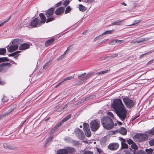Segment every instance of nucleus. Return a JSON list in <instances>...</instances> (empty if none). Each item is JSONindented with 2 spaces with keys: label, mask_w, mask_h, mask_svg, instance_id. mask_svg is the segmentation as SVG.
<instances>
[{
  "label": "nucleus",
  "mask_w": 154,
  "mask_h": 154,
  "mask_svg": "<svg viewBox=\"0 0 154 154\" xmlns=\"http://www.w3.org/2000/svg\"><path fill=\"white\" fill-rule=\"evenodd\" d=\"M148 136L145 134H137L134 137V141L140 142L145 140L148 138Z\"/></svg>",
  "instance_id": "5"
},
{
  "label": "nucleus",
  "mask_w": 154,
  "mask_h": 154,
  "mask_svg": "<svg viewBox=\"0 0 154 154\" xmlns=\"http://www.w3.org/2000/svg\"><path fill=\"white\" fill-rule=\"evenodd\" d=\"M112 107L119 119L122 121L125 120L127 112L122 100L119 99L114 100Z\"/></svg>",
  "instance_id": "1"
},
{
  "label": "nucleus",
  "mask_w": 154,
  "mask_h": 154,
  "mask_svg": "<svg viewBox=\"0 0 154 154\" xmlns=\"http://www.w3.org/2000/svg\"><path fill=\"white\" fill-rule=\"evenodd\" d=\"M6 49L5 48H0V55H4L6 53Z\"/></svg>",
  "instance_id": "35"
},
{
  "label": "nucleus",
  "mask_w": 154,
  "mask_h": 154,
  "mask_svg": "<svg viewBox=\"0 0 154 154\" xmlns=\"http://www.w3.org/2000/svg\"><path fill=\"white\" fill-rule=\"evenodd\" d=\"M54 38H52L46 42L45 43V46L46 47L48 46L54 41Z\"/></svg>",
  "instance_id": "24"
},
{
  "label": "nucleus",
  "mask_w": 154,
  "mask_h": 154,
  "mask_svg": "<svg viewBox=\"0 0 154 154\" xmlns=\"http://www.w3.org/2000/svg\"><path fill=\"white\" fill-rule=\"evenodd\" d=\"M61 4H62L61 2H60L55 5V7H57L59 6H60V5H61Z\"/></svg>",
  "instance_id": "53"
},
{
  "label": "nucleus",
  "mask_w": 154,
  "mask_h": 154,
  "mask_svg": "<svg viewBox=\"0 0 154 154\" xmlns=\"http://www.w3.org/2000/svg\"><path fill=\"white\" fill-rule=\"evenodd\" d=\"M54 8H51L48 9L45 14L46 16L48 17L50 16H52L54 13Z\"/></svg>",
  "instance_id": "17"
},
{
  "label": "nucleus",
  "mask_w": 154,
  "mask_h": 154,
  "mask_svg": "<svg viewBox=\"0 0 154 154\" xmlns=\"http://www.w3.org/2000/svg\"><path fill=\"white\" fill-rule=\"evenodd\" d=\"M39 20L37 18H35L29 24V25L33 27H36L39 25L38 22Z\"/></svg>",
  "instance_id": "13"
},
{
  "label": "nucleus",
  "mask_w": 154,
  "mask_h": 154,
  "mask_svg": "<svg viewBox=\"0 0 154 154\" xmlns=\"http://www.w3.org/2000/svg\"><path fill=\"white\" fill-rule=\"evenodd\" d=\"M150 39V38H142L139 39V41H135L134 43H143L144 42H146L148 41Z\"/></svg>",
  "instance_id": "21"
},
{
  "label": "nucleus",
  "mask_w": 154,
  "mask_h": 154,
  "mask_svg": "<svg viewBox=\"0 0 154 154\" xmlns=\"http://www.w3.org/2000/svg\"><path fill=\"white\" fill-rule=\"evenodd\" d=\"M127 142L129 144L131 145L134 143L132 140L130 139L127 140Z\"/></svg>",
  "instance_id": "50"
},
{
  "label": "nucleus",
  "mask_w": 154,
  "mask_h": 154,
  "mask_svg": "<svg viewBox=\"0 0 154 154\" xmlns=\"http://www.w3.org/2000/svg\"><path fill=\"white\" fill-rule=\"evenodd\" d=\"M123 100L125 106L128 108H130L133 107L135 104L134 100L126 97L123 98Z\"/></svg>",
  "instance_id": "7"
},
{
  "label": "nucleus",
  "mask_w": 154,
  "mask_h": 154,
  "mask_svg": "<svg viewBox=\"0 0 154 154\" xmlns=\"http://www.w3.org/2000/svg\"><path fill=\"white\" fill-rule=\"evenodd\" d=\"M20 51H17L15 52H14L8 55V56H12L14 57L15 59H17V57L19 56V55L18 54L20 52Z\"/></svg>",
  "instance_id": "18"
},
{
  "label": "nucleus",
  "mask_w": 154,
  "mask_h": 154,
  "mask_svg": "<svg viewBox=\"0 0 154 154\" xmlns=\"http://www.w3.org/2000/svg\"><path fill=\"white\" fill-rule=\"evenodd\" d=\"M50 64V62H49L45 63V65L44 66L43 69H46L47 68L48 66Z\"/></svg>",
  "instance_id": "48"
},
{
  "label": "nucleus",
  "mask_w": 154,
  "mask_h": 154,
  "mask_svg": "<svg viewBox=\"0 0 154 154\" xmlns=\"http://www.w3.org/2000/svg\"><path fill=\"white\" fill-rule=\"evenodd\" d=\"M96 149H97V151L98 152H99V153H100L101 152H102V150L100 149V148H99L98 147H97L96 148Z\"/></svg>",
  "instance_id": "52"
},
{
  "label": "nucleus",
  "mask_w": 154,
  "mask_h": 154,
  "mask_svg": "<svg viewBox=\"0 0 154 154\" xmlns=\"http://www.w3.org/2000/svg\"><path fill=\"white\" fill-rule=\"evenodd\" d=\"M54 17L52 16L51 17H49L47 18V20L46 21V23H47L49 22H51L54 20Z\"/></svg>",
  "instance_id": "41"
},
{
  "label": "nucleus",
  "mask_w": 154,
  "mask_h": 154,
  "mask_svg": "<svg viewBox=\"0 0 154 154\" xmlns=\"http://www.w3.org/2000/svg\"><path fill=\"white\" fill-rule=\"evenodd\" d=\"M123 20H118L116 21L113 22L111 24L112 26L114 25H120L123 23Z\"/></svg>",
  "instance_id": "22"
},
{
  "label": "nucleus",
  "mask_w": 154,
  "mask_h": 154,
  "mask_svg": "<svg viewBox=\"0 0 154 154\" xmlns=\"http://www.w3.org/2000/svg\"><path fill=\"white\" fill-rule=\"evenodd\" d=\"M64 9V7H60L55 11V13L57 15H60L63 13Z\"/></svg>",
  "instance_id": "15"
},
{
  "label": "nucleus",
  "mask_w": 154,
  "mask_h": 154,
  "mask_svg": "<svg viewBox=\"0 0 154 154\" xmlns=\"http://www.w3.org/2000/svg\"><path fill=\"white\" fill-rule=\"evenodd\" d=\"M108 72V70H105L98 72L97 73V75H100L104 73H107Z\"/></svg>",
  "instance_id": "39"
},
{
  "label": "nucleus",
  "mask_w": 154,
  "mask_h": 154,
  "mask_svg": "<svg viewBox=\"0 0 154 154\" xmlns=\"http://www.w3.org/2000/svg\"><path fill=\"white\" fill-rule=\"evenodd\" d=\"M4 147L6 149H13V147L7 143H4L3 144Z\"/></svg>",
  "instance_id": "28"
},
{
  "label": "nucleus",
  "mask_w": 154,
  "mask_h": 154,
  "mask_svg": "<svg viewBox=\"0 0 154 154\" xmlns=\"http://www.w3.org/2000/svg\"><path fill=\"white\" fill-rule=\"evenodd\" d=\"M70 142L74 146H77L79 144V142L74 140H72L70 141Z\"/></svg>",
  "instance_id": "26"
},
{
  "label": "nucleus",
  "mask_w": 154,
  "mask_h": 154,
  "mask_svg": "<svg viewBox=\"0 0 154 154\" xmlns=\"http://www.w3.org/2000/svg\"><path fill=\"white\" fill-rule=\"evenodd\" d=\"M83 154H93V152L90 151H85Z\"/></svg>",
  "instance_id": "46"
},
{
  "label": "nucleus",
  "mask_w": 154,
  "mask_h": 154,
  "mask_svg": "<svg viewBox=\"0 0 154 154\" xmlns=\"http://www.w3.org/2000/svg\"><path fill=\"white\" fill-rule=\"evenodd\" d=\"M71 8L70 6H68V13H69L71 10Z\"/></svg>",
  "instance_id": "64"
},
{
  "label": "nucleus",
  "mask_w": 154,
  "mask_h": 154,
  "mask_svg": "<svg viewBox=\"0 0 154 154\" xmlns=\"http://www.w3.org/2000/svg\"><path fill=\"white\" fill-rule=\"evenodd\" d=\"M107 139V137H104L102 138L100 140V143L101 145H104L106 143Z\"/></svg>",
  "instance_id": "27"
},
{
  "label": "nucleus",
  "mask_w": 154,
  "mask_h": 154,
  "mask_svg": "<svg viewBox=\"0 0 154 154\" xmlns=\"http://www.w3.org/2000/svg\"><path fill=\"white\" fill-rule=\"evenodd\" d=\"M114 40L112 41L111 42L112 45H116V42H114Z\"/></svg>",
  "instance_id": "60"
},
{
  "label": "nucleus",
  "mask_w": 154,
  "mask_h": 154,
  "mask_svg": "<svg viewBox=\"0 0 154 154\" xmlns=\"http://www.w3.org/2000/svg\"><path fill=\"white\" fill-rule=\"evenodd\" d=\"M93 74V73H90L86 74V73H84L82 74H78V77L79 79V81L76 84L77 85H80L88 79Z\"/></svg>",
  "instance_id": "3"
},
{
  "label": "nucleus",
  "mask_w": 154,
  "mask_h": 154,
  "mask_svg": "<svg viewBox=\"0 0 154 154\" xmlns=\"http://www.w3.org/2000/svg\"><path fill=\"white\" fill-rule=\"evenodd\" d=\"M119 132L122 135H125L126 134L127 131L125 128L121 127L119 129Z\"/></svg>",
  "instance_id": "20"
},
{
  "label": "nucleus",
  "mask_w": 154,
  "mask_h": 154,
  "mask_svg": "<svg viewBox=\"0 0 154 154\" xmlns=\"http://www.w3.org/2000/svg\"><path fill=\"white\" fill-rule=\"evenodd\" d=\"M8 59L6 57L0 58V63L8 61Z\"/></svg>",
  "instance_id": "37"
},
{
  "label": "nucleus",
  "mask_w": 154,
  "mask_h": 154,
  "mask_svg": "<svg viewBox=\"0 0 154 154\" xmlns=\"http://www.w3.org/2000/svg\"><path fill=\"white\" fill-rule=\"evenodd\" d=\"M75 133L78 138L81 140H83L85 138V135L83 131L78 128L75 130Z\"/></svg>",
  "instance_id": "10"
},
{
  "label": "nucleus",
  "mask_w": 154,
  "mask_h": 154,
  "mask_svg": "<svg viewBox=\"0 0 154 154\" xmlns=\"http://www.w3.org/2000/svg\"><path fill=\"white\" fill-rule=\"evenodd\" d=\"M154 60L153 59L152 60L149 61L147 64H150L152 63Z\"/></svg>",
  "instance_id": "59"
},
{
  "label": "nucleus",
  "mask_w": 154,
  "mask_h": 154,
  "mask_svg": "<svg viewBox=\"0 0 154 154\" xmlns=\"http://www.w3.org/2000/svg\"><path fill=\"white\" fill-rule=\"evenodd\" d=\"M11 16H10L9 17V18L8 19V20H7L5 21H4V22H3L2 23H1V24H0V27L2 26H3L5 23H6V22H7L8 21L11 19Z\"/></svg>",
  "instance_id": "44"
},
{
  "label": "nucleus",
  "mask_w": 154,
  "mask_h": 154,
  "mask_svg": "<svg viewBox=\"0 0 154 154\" xmlns=\"http://www.w3.org/2000/svg\"><path fill=\"white\" fill-rule=\"evenodd\" d=\"M13 110V109H11V111H9V112H5V113L3 114L2 115V116L3 117L7 115H8V114H9L10 112H11Z\"/></svg>",
  "instance_id": "45"
},
{
  "label": "nucleus",
  "mask_w": 154,
  "mask_h": 154,
  "mask_svg": "<svg viewBox=\"0 0 154 154\" xmlns=\"http://www.w3.org/2000/svg\"><path fill=\"white\" fill-rule=\"evenodd\" d=\"M90 127L92 131L95 132L99 128L100 125V121L97 119L93 120L91 122Z\"/></svg>",
  "instance_id": "4"
},
{
  "label": "nucleus",
  "mask_w": 154,
  "mask_h": 154,
  "mask_svg": "<svg viewBox=\"0 0 154 154\" xmlns=\"http://www.w3.org/2000/svg\"><path fill=\"white\" fill-rule=\"evenodd\" d=\"M147 133L150 134L154 135V127L152 128L151 130L148 131Z\"/></svg>",
  "instance_id": "43"
},
{
  "label": "nucleus",
  "mask_w": 154,
  "mask_h": 154,
  "mask_svg": "<svg viewBox=\"0 0 154 154\" xmlns=\"http://www.w3.org/2000/svg\"><path fill=\"white\" fill-rule=\"evenodd\" d=\"M119 144L117 143H113L110 144L108 146V148L111 150L116 149L119 146Z\"/></svg>",
  "instance_id": "12"
},
{
  "label": "nucleus",
  "mask_w": 154,
  "mask_h": 154,
  "mask_svg": "<svg viewBox=\"0 0 154 154\" xmlns=\"http://www.w3.org/2000/svg\"><path fill=\"white\" fill-rule=\"evenodd\" d=\"M63 5L65 7L67 6V1L66 0L65 1H64Z\"/></svg>",
  "instance_id": "56"
},
{
  "label": "nucleus",
  "mask_w": 154,
  "mask_h": 154,
  "mask_svg": "<svg viewBox=\"0 0 154 154\" xmlns=\"http://www.w3.org/2000/svg\"><path fill=\"white\" fill-rule=\"evenodd\" d=\"M103 127L107 129H110L114 126V123L112 119L108 116L103 117L101 119Z\"/></svg>",
  "instance_id": "2"
},
{
  "label": "nucleus",
  "mask_w": 154,
  "mask_h": 154,
  "mask_svg": "<svg viewBox=\"0 0 154 154\" xmlns=\"http://www.w3.org/2000/svg\"><path fill=\"white\" fill-rule=\"evenodd\" d=\"M61 84V82H59L58 83H57L55 86V88H56L57 87L59 86V85Z\"/></svg>",
  "instance_id": "58"
},
{
  "label": "nucleus",
  "mask_w": 154,
  "mask_h": 154,
  "mask_svg": "<svg viewBox=\"0 0 154 154\" xmlns=\"http://www.w3.org/2000/svg\"><path fill=\"white\" fill-rule=\"evenodd\" d=\"M30 45L29 44L24 43L20 45L19 47V49L24 50L28 48L29 47Z\"/></svg>",
  "instance_id": "16"
},
{
  "label": "nucleus",
  "mask_w": 154,
  "mask_h": 154,
  "mask_svg": "<svg viewBox=\"0 0 154 154\" xmlns=\"http://www.w3.org/2000/svg\"><path fill=\"white\" fill-rule=\"evenodd\" d=\"M39 16L41 19V20L39 24V26H40L41 25V24L44 23L45 22L46 19L44 14L43 13L40 14Z\"/></svg>",
  "instance_id": "14"
},
{
  "label": "nucleus",
  "mask_w": 154,
  "mask_h": 154,
  "mask_svg": "<svg viewBox=\"0 0 154 154\" xmlns=\"http://www.w3.org/2000/svg\"><path fill=\"white\" fill-rule=\"evenodd\" d=\"M113 31V30H108V31H106L105 32H104L101 35H106L108 34H111L112 33Z\"/></svg>",
  "instance_id": "38"
},
{
  "label": "nucleus",
  "mask_w": 154,
  "mask_h": 154,
  "mask_svg": "<svg viewBox=\"0 0 154 154\" xmlns=\"http://www.w3.org/2000/svg\"><path fill=\"white\" fill-rule=\"evenodd\" d=\"M75 149L72 147H68V153L72 154V153L74 152Z\"/></svg>",
  "instance_id": "31"
},
{
  "label": "nucleus",
  "mask_w": 154,
  "mask_h": 154,
  "mask_svg": "<svg viewBox=\"0 0 154 154\" xmlns=\"http://www.w3.org/2000/svg\"><path fill=\"white\" fill-rule=\"evenodd\" d=\"M118 56V55L117 54H112L110 56L108 57H110L111 58H114L115 57H116Z\"/></svg>",
  "instance_id": "49"
},
{
  "label": "nucleus",
  "mask_w": 154,
  "mask_h": 154,
  "mask_svg": "<svg viewBox=\"0 0 154 154\" xmlns=\"http://www.w3.org/2000/svg\"><path fill=\"white\" fill-rule=\"evenodd\" d=\"M114 42L116 43V45H119L121 43L124 42V41L123 40H119L118 39H116L114 40Z\"/></svg>",
  "instance_id": "32"
},
{
  "label": "nucleus",
  "mask_w": 154,
  "mask_h": 154,
  "mask_svg": "<svg viewBox=\"0 0 154 154\" xmlns=\"http://www.w3.org/2000/svg\"><path fill=\"white\" fill-rule=\"evenodd\" d=\"M125 154H131L128 151L126 150L125 151Z\"/></svg>",
  "instance_id": "61"
},
{
  "label": "nucleus",
  "mask_w": 154,
  "mask_h": 154,
  "mask_svg": "<svg viewBox=\"0 0 154 154\" xmlns=\"http://www.w3.org/2000/svg\"><path fill=\"white\" fill-rule=\"evenodd\" d=\"M67 51V49L66 50V51H65L64 53L63 54L61 55L60 56V57L57 59V60L59 61L62 60L64 57L65 54H66Z\"/></svg>",
  "instance_id": "33"
},
{
  "label": "nucleus",
  "mask_w": 154,
  "mask_h": 154,
  "mask_svg": "<svg viewBox=\"0 0 154 154\" xmlns=\"http://www.w3.org/2000/svg\"><path fill=\"white\" fill-rule=\"evenodd\" d=\"M19 41V39L14 40L12 43L13 45H11L8 48H7L8 52H12L17 49L18 48V46L17 44L18 43Z\"/></svg>",
  "instance_id": "6"
},
{
  "label": "nucleus",
  "mask_w": 154,
  "mask_h": 154,
  "mask_svg": "<svg viewBox=\"0 0 154 154\" xmlns=\"http://www.w3.org/2000/svg\"><path fill=\"white\" fill-rule=\"evenodd\" d=\"M121 139L122 141L121 142L122 147V148H127L128 147V146L127 144L124 143L125 140V139H124L122 138H121Z\"/></svg>",
  "instance_id": "25"
},
{
  "label": "nucleus",
  "mask_w": 154,
  "mask_h": 154,
  "mask_svg": "<svg viewBox=\"0 0 154 154\" xmlns=\"http://www.w3.org/2000/svg\"><path fill=\"white\" fill-rule=\"evenodd\" d=\"M67 120V116L63 119L61 121L59 122L51 130V133H54L58 129V127L60 126L62 124Z\"/></svg>",
  "instance_id": "11"
},
{
  "label": "nucleus",
  "mask_w": 154,
  "mask_h": 154,
  "mask_svg": "<svg viewBox=\"0 0 154 154\" xmlns=\"http://www.w3.org/2000/svg\"><path fill=\"white\" fill-rule=\"evenodd\" d=\"M53 138V136L52 135H51L46 140V143H48L49 142H51Z\"/></svg>",
  "instance_id": "29"
},
{
  "label": "nucleus",
  "mask_w": 154,
  "mask_h": 154,
  "mask_svg": "<svg viewBox=\"0 0 154 154\" xmlns=\"http://www.w3.org/2000/svg\"><path fill=\"white\" fill-rule=\"evenodd\" d=\"M131 147L132 149L135 150H137L138 148L137 146L134 143L131 145Z\"/></svg>",
  "instance_id": "36"
},
{
  "label": "nucleus",
  "mask_w": 154,
  "mask_h": 154,
  "mask_svg": "<svg viewBox=\"0 0 154 154\" xmlns=\"http://www.w3.org/2000/svg\"><path fill=\"white\" fill-rule=\"evenodd\" d=\"M79 9L80 11L83 12L85 11L86 10V8L82 5H79Z\"/></svg>",
  "instance_id": "30"
},
{
  "label": "nucleus",
  "mask_w": 154,
  "mask_h": 154,
  "mask_svg": "<svg viewBox=\"0 0 154 154\" xmlns=\"http://www.w3.org/2000/svg\"><path fill=\"white\" fill-rule=\"evenodd\" d=\"M107 115L110 117V118L111 119H114V116L113 114L111 112H108L107 113Z\"/></svg>",
  "instance_id": "40"
},
{
  "label": "nucleus",
  "mask_w": 154,
  "mask_h": 154,
  "mask_svg": "<svg viewBox=\"0 0 154 154\" xmlns=\"http://www.w3.org/2000/svg\"><path fill=\"white\" fill-rule=\"evenodd\" d=\"M96 97V95L94 94L92 95H90L88 97H87L85 99V100H88L90 99H91L93 98H94Z\"/></svg>",
  "instance_id": "34"
},
{
  "label": "nucleus",
  "mask_w": 154,
  "mask_h": 154,
  "mask_svg": "<svg viewBox=\"0 0 154 154\" xmlns=\"http://www.w3.org/2000/svg\"><path fill=\"white\" fill-rule=\"evenodd\" d=\"M12 66V64L7 62L3 63L0 65V72H6L8 69Z\"/></svg>",
  "instance_id": "8"
},
{
  "label": "nucleus",
  "mask_w": 154,
  "mask_h": 154,
  "mask_svg": "<svg viewBox=\"0 0 154 154\" xmlns=\"http://www.w3.org/2000/svg\"><path fill=\"white\" fill-rule=\"evenodd\" d=\"M83 129L85 134L88 137H90L91 135V131L89 128L88 124L86 123H84L83 124Z\"/></svg>",
  "instance_id": "9"
},
{
  "label": "nucleus",
  "mask_w": 154,
  "mask_h": 154,
  "mask_svg": "<svg viewBox=\"0 0 154 154\" xmlns=\"http://www.w3.org/2000/svg\"><path fill=\"white\" fill-rule=\"evenodd\" d=\"M151 52H152V51H149V52H147V53H145V54H142V55H140V58H141V57H143V56L144 55H146V54H148V53H151Z\"/></svg>",
  "instance_id": "55"
},
{
  "label": "nucleus",
  "mask_w": 154,
  "mask_h": 154,
  "mask_svg": "<svg viewBox=\"0 0 154 154\" xmlns=\"http://www.w3.org/2000/svg\"><path fill=\"white\" fill-rule=\"evenodd\" d=\"M83 1L85 2H91L92 0H83Z\"/></svg>",
  "instance_id": "62"
},
{
  "label": "nucleus",
  "mask_w": 154,
  "mask_h": 154,
  "mask_svg": "<svg viewBox=\"0 0 154 154\" xmlns=\"http://www.w3.org/2000/svg\"><path fill=\"white\" fill-rule=\"evenodd\" d=\"M137 154H143L142 151H138L137 152Z\"/></svg>",
  "instance_id": "63"
},
{
  "label": "nucleus",
  "mask_w": 154,
  "mask_h": 154,
  "mask_svg": "<svg viewBox=\"0 0 154 154\" xmlns=\"http://www.w3.org/2000/svg\"><path fill=\"white\" fill-rule=\"evenodd\" d=\"M67 80V77H66V78L64 79L63 80H62V81L60 82H61V84H62L63 82H65V81Z\"/></svg>",
  "instance_id": "54"
},
{
  "label": "nucleus",
  "mask_w": 154,
  "mask_h": 154,
  "mask_svg": "<svg viewBox=\"0 0 154 154\" xmlns=\"http://www.w3.org/2000/svg\"><path fill=\"white\" fill-rule=\"evenodd\" d=\"M75 74L73 73H72L71 74L70 73L69 74H68V81H71L73 80L74 78Z\"/></svg>",
  "instance_id": "23"
},
{
  "label": "nucleus",
  "mask_w": 154,
  "mask_h": 154,
  "mask_svg": "<svg viewBox=\"0 0 154 154\" xmlns=\"http://www.w3.org/2000/svg\"><path fill=\"white\" fill-rule=\"evenodd\" d=\"M146 151L149 154H151L152 153L153 150L152 149L150 148L148 149H146Z\"/></svg>",
  "instance_id": "42"
},
{
  "label": "nucleus",
  "mask_w": 154,
  "mask_h": 154,
  "mask_svg": "<svg viewBox=\"0 0 154 154\" xmlns=\"http://www.w3.org/2000/svg\"><path fill=\"white\" fill-rule=\"evenodd\" d=\"M8 100L7 98L5 97H4L2 100V102H5L7 101Z\"/></svg>",
  "instance_id": "51"
},
{
  "label": "nucleus",
  "mask_w": 154,
  "mask_h": 154,
  "mask_svg": "<svg viewBox=\"0 0 154 154\" xmlns=\"http://www.w3.org/2000/svg\"><path fill=\"white\" fill-rule=\"evenodd\" d=\"M56 154H67V150L65 149H60L57 151Z\"/></svg>",
  "instance_id": "19"
},
{
  "label": "nucleus",
  "mask_w": 154,
  "mask_h": 154,
  "mask_svg": "<svg viewBox=\"0 0 154 154\" xmlns=\"http://www.w3.org/2000/svg\"><path fill=\"white\" fill-rule=\"evenodd\" d=\"M149 144L151 146H152L154 145V138L152 139L149 142Z\"/></svg>",
  "instance_id": "47"
},
{
  "label": "nucleus",
  "mask_w": 154,
  "mask_h": 154,
  "mask_svg": "<svg viewBox=\"0 0 154 154\" xmlns=\"http://www.w3.org/2000/svg\"><path fill=\"white\" fill-rule=\"evenodd\" d=\"M101 35H100L98 36H97V37H96V38H95L94 40V41H97V39H99L100 37H101Z\"/></svg>",
  "instance_id": "57"
}]
</instances>
